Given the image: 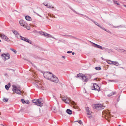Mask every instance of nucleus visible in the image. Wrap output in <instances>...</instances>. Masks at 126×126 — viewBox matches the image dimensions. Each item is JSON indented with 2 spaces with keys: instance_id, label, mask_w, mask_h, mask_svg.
<instances>
[{
  "instance_id": "e2e57ef3",
  "label": "nucleus",
  "mask_w": 126,
  "mask_h": 126,
  "mask_svg": "<svg viewBox=\"0 0 126 126\" xmlns=\"http://www.w3.org/2000/svg\"><path fill=\"white\" fill-rule=\"evenodd\" d=\"M109 25H111L110 24H109Z\"/></svg>"
},
{
  "instance_id": "2f4dec72",
  "label": "nucleus",
  "mask_w": 126,
  "mask_h": 126,
  "mask_svg": "<svg viewBox=\"0 0 126 126\" xmlns=\"http://www.w3.org/2000/svg\"><path fill=\"white\" fill-rule=\"evenodd\" d=\"M82 76L81 75V74H80V73L77 74V76H76V77L77 78L79 77H81V76Z\"/></svg>"
},
{
  "instance_id": "ea45409f",
  "label": "nucleus",
  "mask_w": 126,
  "mask_h": 126,
  "mask_svg": "<svg viewBox=\"0 0 126 126\" xmlns=\"http://www.w3.org/2000/svg\"><path fill=\"white\" fill-rule=\"evenodd\" d=\"M99 27L101 28V29H103V30L105 31L106 30V29H105V28H104L103 27L101 26H99Z\"/></svg>"
},
{
  "instance_id": "4be33fe9",
  "label": "nucleus",
  "mask_w": 126,
  "mask_h": 126,
  "mask_svg": "<svg viewBox=\"0 0 126 126\" xmlns=\"http://www.w3.org/2000/svg\"><path fill=\"white\" fill-rule=\"evenodd\" d=\"M115 94V92H112V93H111L110 94H108V96H110L113 95L114 94Z\"/></svg>"
},
{
  "instance_id": "f704fd0d",
  "label": "nucleus",
  "mask_w": 126,
  "mask_h": 126,
  "mask_svg": "<svg viewBox=\"0 0 126 126\" xmlns=\"http://www.w3.org/2000/svg\"><path fill=\"white\" fill-rule=\"evenodd\" d=\"M9 87L7 85H6L5 86V88L7 90H8L9 89Z\"/></svg>"
},
{
  "instance_id": "72a5a7b5",
  "label": "nucleus",
  "mask_w": 126,
  "mask_h": 126,
  "mask_svg": "<svg viewBox=\"0 0 126 126\" xmlns=\"http://www.w3.org/2000/svg\"><path fill=\"white\" fill-rule=\"evenodd\" d=\"M62 100L64 102L66 101L67 100V98L65 97H63L62 98Z\"/></svg>"
},
{
  "instance_id": "9b49d317",
  "label": "nucleus",
  "mask_w": 126,
  "mask_h": 126,
  "mask_svg": "<svg viewBox=\"0 0 126 126\" xmlns=\"http://www.w3.org/2000/svg\"><path fill=\"white\" fill-rule=\"evenodd\" d=\"M82 80V81L84 82H87L88 80V79L87 78V77L85 76H81Z\"/></svg>"
},
{
  "instance_id": "2eb2a0df",
  "label": "nucleus",
  "mask_w": 126,
  "mask_h": 126,
  "mask_svg": "<svg viewBox=\"0 0 126 126\" xmlns=\"http://www.w3.org/2000/svg\"><path fill=\"white\" fill-rule=\"evenodd\" d=\"M34 104L35 105H36L40 107H42L43 105V103L42 102H38L37 103H35Z\"/></svg>"
},
{
  "instance_id": "338daca9",
  "label": "nucleus",
  "mask_w": 126,
  "mask_h": 126,
  "mask_svg": "<svg viewBox=\"0 0 126 126\" xmlns=\"http://www.w3.org/2000/svg\"><path fill=\"white\" fill-rule=\"evenodd\" d=\"M125 51L126 52V50H125Z\"/></svg>"
},
{
  "instance_id": "f03ea898",
  "label": "nucleus",
  "mask_w": 126,
  "mask_h": 126,
  "mask_svg": "<svg viewBox=\"0 0 126 126\" xmlns=\"http://www.w3.org/2000/svg\"><path fill=\"white\" fill-rule=\"evenodd\" d=\"M53 75H51L48 72H46L43 74L44 77L50 80Z\"/></svg>"
},
{
  "instance_id": "864d4df0",
  "label": "nucleus",
  "mask_w": 126,
  "mask_h": 126,
  "mask_svg": "<svg viewBox=\"0 0 126 126\" xmlns=\"http://www.w3.org/2000/svg\"><path fill=\"white\" fill-rule=\"evenodd\" d=\"M49 73L51 75H53L51 73L49 72Z\"/></svg>"
},
{
  "instance_id": "c9c22d12",
  "label": "nucleus",
  "mask_w": 126,
  "mask_h": 126,
  "mask_svg": "<svg viewBox=\"0 0 126 126\" xmlns=\"http://www.w3.org/2000/svg\"><path fill=\"white\" fill-rule=\"evenodd\" d=\"M118 50H119L122 51H121V52H124L125 51V50L124 49H119Z\"/></svg>"
},
{
  "instance_id": "7c9ffc66",
  "label": "nucleus",
  "mask_w": 126,
  "mask_h": 126,
  "mask_svg": "<svg viewBox=\"0 0 126 126\" xmlns=\"http://www.w3.org/2000/svg\"><path fill=\"white\" fill-rule=\"evenodd\" d=\"M32 102H33V103H36L37 102L36 99H34V100H33L32 101Z\"/></svg>"
},
{
  "instance_id": "5701e85b",
  "label": "nucleus",
  "mask_w": 126,
  "mask_h": 126,
  "mask_svg": "<svg viewBox=\"0 0 126 126\" xmlns=\"http://www.w3.org/2000/svg\"><path fill=\"white\" fill-rule=\"evenodd\" d=\"M95 69L96 70H100L101 69L100 67H96L95 68Z\"/></svg>"
},
{
  "instance_id": "052dcab7",
  "label": "nucleus",
  "mask_w": 126,
  "mask_h": 126,
  "mask_svg": "<svg viewBox=\"0 0 126 126\" xmlns=\"http://www.w3.org/2000/svg\"><path fill=\"white\" fill-rule=\"evenodd\" d=\"M118 126H121V125H119Z\"/></svg>"
},
{
  "instance_id": "f8f14e48",
  "label": "nucleus",
  "mask_w": 126,
  "mask_h": 126,
  "mask_svg": "<svg viewBox=\"0 0 126 126\" xmlns=\"http://www.w3.org/2000/svg\"><path fill=\"white\" fill-rule=\"evenodd\" d=\"M3 55H5V57L7 60L8 59H9L10 58V56L9 55V54L8 53L7 54H2L1 56H3Z\"/></svg>"
},
{
  "instance_id": "6e6d98bb",
  "label": "nucleus",
  "mask_w": 126,
  "mask_h": 126,
  "mask_svg": "<svg viewBox=\"0 0 126 126\" xmlns=\"http://www.w3.org/2000/svg\"><path fill=\"white\" fill-rule=\"evenodd\" d=\"M97 79V78H95V79H94V80H95L96 79Z\"/></svg>"
},
{
  "instance_id": "bb28decb",
  "label": "nucleus",
  "mask_w": 126,
  "mask_h": 126,
  "mask_svg": "<svg viewBox=\"0 0 126 126\" xmlns=\"http://www.w3.org/2000/svg\"><path fill=\"white\" fill-rule=\"evenodd\" d=\"M54 7L53 6H52V5H49V7H47V8H54Z\"/></svg>"
},
{
  "instance_id": "b1692460",
  "label": "nucleus",
  "mask_w": 126,
  "mask_h": 126,
  "mask_svg": "<svg viewBox=\"0 0 126 126\" xmlns=\"http://www.w3.org/2000/svg\"><path fill=\"white\" fill-rule=\"evenodd\" d=\"M71 102L70 100L69 99H68L67 100V101H66L65 102L66 103H68V104H69Z\"/></svg>"
},
{
  "instance_id": "39448f33",
  "label": "nucleus",
  "mask_w": 126,
  "mask_h": 126,
  "mask_svg": "<svg viewBox=\"0 0 126 126\" xmlns=\"http://www.w3.org/2000/svg\"><path fill=\"white\" fill-rule=\"evenodd\" d=\"M92 90H94L95 91H100V87L96 83H94L93 86L92 88Z\"/></svg>"
},
{
  "instance_id": "e433bc0d",
  "label": "nucleus",
  "mask_w": 126,
  "mask_h": 126,
  "mask_svg": "<svg viewBox=\"0 0 126 126\" xmlns=\"http://www.w3.org/2000/svg\"><path fill=\"white\" fill-rule=\"evenodd\" d=\"M45 32H43L42 31H40L39 32V33H40L41 34L43 35H44V33Z\"/></svg>"
},
{
  "instance_id": "bf43d9fd",
  "label": "nucleus",
  "mask_w": 126,
  "mask_h": 126,
  "mask_svg": "<svg viewBox=\"0 0 126 126\" xmlns=\"http://www.w3.org/2000/svg\"><path fill=\"white\" fill-rule=\"evenodd\" d=\"M103 48L105 49H106V48Z\"/></svg>"
},
{
  "instance_id": "5fc2aeb1",
  "label": "nucleus",
  "mask_w": 126,
  "mask_h": 126,
  "mask_svg": "<svg viewBox=\"0 0 126 126\" xmlns=\"http://www.w3.org/2000/svg\"><path fill=\"white\" fill-rule=\"evenodd\" d=\"M119 97L118 99H119ZM119 100V99H117V101H118Z\"/></svg>"
},
{
  "instance_id": "c03bdc74",
  "label": "nucleus",
  "mask_w": 126,
  "mask_h": 126,
  "mask_svg": "<svg viewBox=\"0 0 126 126\" xmlns=\"http://www.w3.org/2000/svg\"><path fill=\"white\" fill-rule=\"evenodd\" d=\"M62 57L64 59H65V56H62Z\"/></svg>"
},
{
  "instance_id": "79ce46f5",
  "label": "nucleus",
  "mask_w": 126,
  "mask_h": 126,
  "mask_svg": "<svg viewBox=\"0 0 126 126\" xmlns=\"http://www.w3.org/2000/svg\"><path fill=\"white\" fill-rule=\"evenodd\" d=\"M37 101V103L39 102L40 101L39 100V99H36Z\"/></svg>"
},
{
  "instance_id": "aec40b11",
  "label": "nucleus",
  "mask_w": 126,
  "mask_h": 126,
  "mask_svg": "<svg viewBox=\"0 0 126 126\" xmlns=\"http://www.w3.org/2000/svg\"><path fill=\"white\" fill-rule=\"evenodd\" d=\"M44 35L46 36H47L48 37H51V35H50L48 34L46 32H45Z\"/></svg>"
},
{
  "instance_id": "ddd939ff",
  "label": "nucleus",
  "mask_w": 126,
  "mask_h": 126,
  "mask_svg": "<svg viewBox=\"0 0 126 126\" xmlns=\"http://www.w3.org/2000/svg\"><path fill=\"white\" fill-rule=\"evenodd\" d=\"M86 112L88 115H90L91 114V112L89 108L88 107L86 108Z\"/></svg>"
},
{
  "instance_id": "6e6552de",
  "label": "nucleus",
  "mask_w": 126,
  "mask_h": 126,
  "mask_svg": "<svg viewBox=\"0 0 126 126\" xmlns=\"http://www.w3.org/2000/svg\"><path fill=\"white\" fill-rule=\"evenodd\" d=\"M1 37L3 39L5 40L6 41L8 42L10 41L9 38L6 36L4 34H1Z\"/></svg>"
},
{
  "instance_id": "dca6fc26",
  "label": "nucleus",
  "mask_w": 126,
  "mask_h": 126,
  "mask_svg": "<svg viewBox=\"0 0 126 126\" xmlns=\"http://www.w3.org/2000/svg\"><path fill=\"white\" fill-rule=\"evenodd\" d=\"M25 18L26 20L29 21H31L32 20L31 17L30 16H25Z\"/></svg>"
},
{
  "instance_id": "f257e3e1",
  "label": "nucleus",
  "mask_w": 126,
  "mask_h": 126,
  "mask_svg": "<svg viewBox=\"0 0 126 126\" xmlns=\"http://www.w3.org/2000/svg\"><path fill=\"white\" fill-rule=\"evenodd\" d=\"M19 23L21 26L24 27L28 30L30 29V27L28 26V25L27 23L23 20H20Z\"/></svg>"
},
{
  "instance_id": "8fccbe9b",
  "label": "nucleus",
  "mask_w": 126,
  "mask_h": 126,
  "mask_svg": "<svg viewBox=\"0 0 126 126\" xmlns=\"http://www.w3.org/2000/svg\"><path fill=\"white\" fill-rule=\"evenodd\" d=\"M75 103V102H74V101H73V103H72V104H74Z\"/></svg>"
},
{
  "instance_id": "cd10ccee",
  "label": "nucleus",
  "mask_w": 126,
  "mask_h": 126,
  "mask_svg": "<svg viewBox=\"0 0 126 126\" xmlns=\"http://www.w3.org/2000/svg\"><path fill=\"white\" fill-rule=\"evenodd\" d=\"M75 122H78L80 124H81L82 123V122L81 121V120H80L79 121H75Z\"/></svg>"
},
{
  "instance_id": "13d9d810",
  "label": "nucleus",
  "mask_w": 126,
  "mask_h": 126,
  "mask_svg": "<svg viewBox=\"0 0 126 126\" xmlns=\"http://www.w3.org/2000/svg\"><path fill=\"white\" fill-rule=\"evenodd\" d=\"M121 68H123V69H124V68H123V67H121Z\"/></svg>"
},
{
  "instance_id": "603ef678",
  "label": "nucleus",
  "mask_w": 126,
  "mask_h": 126,
  "mask_svg": "<svg viewBox=\"0 0 126 126\" xmlns=\"http://www.w3.org/2000/svg\"><path fill=\"white\" fill-rule=\"evenodd\" d=\"M124 6L125 7H126V5H124Z\"/></svg>"
},
{
  "instance_id": "6ab92c4d",
  "label": "nucleus",
  "mask_w": 126,
  "mask_h": 126,
  "mask_svg": "<svg viewBox=\"0 0 126 126\" xmlns=\"http://www.w3.org/2000/svg\"><path fill=\"white\" fill-rule=\"evenodd\" d=\"M90 20L92 21L95 24L98 26L99 27V26H100V25H99V24H98L97 22H95V21H94L92 19H90Z\"/></svg>"
},
{
  "instance_id": "4d7b16f0",
  "label": "nucleus",
  "mask_w": 126,
  "mask_h": 126,
  "mask_svg": "<svg viewBox=\"0 0 126 126\" xmlns=\"http://www.w3.org/2000/svg\"><path fill=\"white\" fill-rule=\"evenodd\" d=\"M32 64V65H33L34 66V64Z\"/></svg>"
},
{
  "instance_id": "3c124183",
  "label": "nucleus",
  "mask_w": 126,
  "mask_h": 126,
  "mask_svg": "<svg viewBox=\"0 0 126 126\" xmlns=\"http://www.w3.org/2000/svg\"><path fill=\"white\" fill-rule=\"evenodd\" d=\"M91 117H92V116H91V115L90 116H89L88 117H89V118H91Z\"/></svg>"
},
{
  "instance_id": "473e14b6",
  "label": "nucleus",
  "mask_w": 126,
  "mask_h": 126,
  "mask_svg": "<svg viewBox=\"0 0 126 126\" xmlns=\"http://www.w3.org/2000/svg\"><path fill=\"white\" fill-rule=\"evenodd\" d=\"M113 2L115 4H116L117 5H120L119 3H118V2L117 1H115V0H113Z\"/></svg>"
},
{
  "instance_id": "f3484780",
  "label": "nucleus",
  "mask_w": 126,
  "mask_h": 126,
  "mask_svg": "<svg viewBox=\"0 0 126 126\" xmlns=\"http://www.w3.org/2000/svg\"><path fill=\"white\" fill-rule=\"evenodd\" d=\"M66 112L68 114H72V111L69 109H67V110H66Z\"/></svg>"
},
{
  "instance_id": "a19ab883",
  "label": "nucleus",
  "mask_w": 126,
  "mask_h": 126,
  "mask_svg": "<svg viewBox=\"0 0 126 126\" xmlns=\"http://www.w3.org/2000/svg\"><path fill=\"white\" fill-rule=\"evenodd\" d=\"M72 52V51H68L67 52V53H71Z\"/></svg>"
},
{
  "instance_id": "de8ad7c7",
  "label": "nucleus",
  "mask_w": 126,
  "mask_h": 126,
  "mask_svg": "<svg viewBox=\"0 0 126 126\" xmlns=\"http://www.w3.org/2000/svg\"><path fill=\"white\" fill-rule=\"evenodd\" d=\"M26 103L27 104H29V101H28L27 102H26Z\"/></svg>"
},
{
  "instance_id": "412c9836",
  "label": "nucleus",
  "mask_w": 126,
  "mask_h": 126,
  "mask_svg": "<svg viewBox=\"0 0 126 126\" xmlns=\"http://www.w3.org/2000/svg\"><path fill=\"white\" fill-rule=\"evenodd\" d=\"M111 62H112L113 63V64L115 65L116 66H118L119 64V63L117 62H115V61H112Z\"/></svg>"
},
{
  "instance_id": "1a4fd4ad",
  "label": "nucleus",
  "mask_w": 126,
  "mask_h": 126,
  "mask_svg": "<svg viewBox=\"0 0 126 126\" xmlns=\"http://www.w3.org/2000/svg\"><path fill=\"white\" fill-rule=\"evenodd\" d=\"M69 8H70V9H71L72 10L74 13H75L76 14H79V15H82V16H84L85 17H86V18H88L90 20V19H91V18H89L88 16H86L85 15L82 14H79V13H78L71 7H69Z\"/></svg>"
},
{
  "instance_id": "680f3d73",
  "label": "nucleus",
  "mask_w": 126,
  "mask_h": 126,
  "mask_svg": "<svg viewBox=\"0 0 126 126\" xmlns=\"http://www.w3.org/2000/svg\"><path fill=\"white\" fill-rule=\"evenodd\" d=\"M109 63V64H111V63Z\"/></svg>"
},
{
  "instance_id": "37998d69",
  "label": "nucleus",
  "mask_w": 126,
  "mask_h": 126,
  "mask_svg": "<svg viewBox=\"0 0 126 126\" xmlns=\"http://www.w3.org/2000/svg\"><path fill=\"white\" fill-rule=\"evenodd\" d=\"M118 26H113V27L114 28H117L118 27Z\"/></svg>"
},
{
  "instance_id": "7ed1b4c3",
  "label": "nucleus",
  "mask_w": 126,
  "mask_h": 126,
  "mask_svg": "<svg viewBox=\"0 0 126 126\" xmlns=\"http://www.w3.org/2000/svg\"><path fill=\"white\" fill-rule=\"evenodd\" d=\"M50 80L51 81L57 83L59 81V79L55 75H52Z\"/></svg>"
},
{
  "instance_id": "49530a36",
  "label": "nucleus",
  "mask_w": 126,
  "mask_h": 126,
  "mask_svg": "<svg viewBox=\"0 0 126 126\" xmlns=\"http://www.w3.org/2000/svg\"><path fill=\"white\" fill-rule=\"evenodd\" d=\"M109 81H110V82L114 81L113 80H110Z\"/></svg>"
},
{
  "instance_id": "4468645a",
  "label": "nucleus",
  "mask_w": 126,
  "mask_h": 126,
  "mask_svg": "<svg viewBox=\"0 0 126 126\" xmlns=\"http://www.w3.org/2000/svg\"><path fill=\"white\" fill-rule=\"evenodd\" d=\"M93 44L94 45H93V46L98 48H99L100 49H102V47L99 45H98L97 44H96L95 43H93Z\"/></svg>"
},
{
  "instance_id": "a18cd8bd",
  "label": "nucleus",
  "mask_w": 126,
  "mask_h": 126,
  "mask_svg": "<svg viewBox=\"0 0 126 126\" xmlns=\"http://www.w3.org/2000/svg\"><path fill=\"white\" fill-rule=\"evenodd\" d=\"M0 125H2V126H6V125H3L2 124H1Z\"/></svg>"
},
{
  "instance_id": "4c0bfd02",
  "label": "nucleus",
  "mask_w": 126,
  "mask_h": 126,
  "mask_svg": "<svg viewBox=\"0 0 126 126\" xmlns=\"http://www.w3.org/2000/svg\"><path fill=\"white\" fill-rule=\"evenodd\" d=\"M105 31H106V32H107L109 33H111V32L108 30H106H106H105Z\"/></svg>"
},
{
  "instance_id": "69168bd1",
  "label": "nucleus",
  "mask_w": 126,
  "mask_h": 126,
  "mask_svg": "<svg viewBox=\"0 0 126 126\" xmlns=\"http://www.w3.org/2000/svg\"><path fill=\"white\" fill-rule=\"evenodd\" d=\"M1 41V40H0V42Z\"/></svg>"
},
{
  "instance_id": "09e8293b",
  "label": "nucleus",
  "mask_w": 126,
  "mask_h": 126,
  "mask_svg": "<svg viewBox=\"0 0 126 126\" xmlns=\"http://www.w3.org/2000/svg\"><path fill=\"white\" fill-rule=\"evenodd\" d=\"M72 54L73 55H74V54H75V53L74 52H72Z\"/></svg>"
},
{
  "instance_id": "20e7f679",
  "label": "nucleus",
  "mask_w": 126,
  "mask_h": 126,
  "mask_svg": "<svg viewBox=\"0 0 126 126\" xmlns=\"http://www.w3.org/2000/svg\"><path fill=\"white\" fill-rule=\"evenodd\" d=\"M13 91L14 92H15L16 93L18 94H21V92L20 90L18 89L17 88L16 86L13 85Z\"/></svg>"
},
{
  "instance_id": "0eeeda50",
  "label": "nucleus",
  "mask_w": 126,
  "mask_h": 126,
  "mask_svg": "<svg viewBox=\"0 0 126 126\" xmlns=\"http://www.w3.org/2000/svg\"><path fill=\"white\" fill-rule=\"evenodd\" d=\"M95 106V108L96 109H102L104 108L103 105L101 104H96Z\"/></svg>"
},
{
  "instance_id": "0e129e2a",
  "label": "nucleus",
  "mask_w": 126,
  "mask_h": 126,
  "mask_svg": "<svg viewBox=\"0 0 126 126\" xmlns=\"http://www.w3.org/2000/svg\"><path fill=\"white\" fill-rule=\"evenodd\" d=\"M0 52H1V50H0Z\"/></svg>"
},
{
  "instance_id": "393cba45",
  "label": "nucleus",
  "mask_w": 126,
  "mask_h": 126,
  "mask_svg": "<svg viewBox=\"0 0 126 126\" xmlns=\"http://www.w3.org/2000/svg\"><path fill=\"white\" fill-rule=\"evenodd\" d=\"M10 49L13 51L16 54V50L15 49L12 48H11Z\"/></svg>"
},
{
  "instance_id": "58836bf2",
  "label": "nucleus",
  "mask_w": 126,
  "mask_h": 126,
  "mask_svg": "<svg viewBox=\"0 0 126 126\" xmlns=\"http://www.w3.org/2000/svg\"><path fill=\"white\" fill-rule=\"evenodd\" d=\"M43 4H44L45 6H47V7H49V5H48V4H45L44 3H43Z\"/></svg>"
},
{
  "instance_id": "c756f323",
  "label": "nucleus",
  "mask_w": 126,
  "mask_h": 126,
  "mask_svg": "<svg viewBox=\"0 0 126 126\" xmlns=\"http://www.w3.org/2000/svg\"><path fill=\"white\" fill-rule=\"evenodd\" d=\"M2 57V58L4 60V61L6 60V59L5 57V55H3V56H1Z\"/></svg>"
},
{
  "instance_id": "9d476101",
  "label": "nucleus",
  "mask_w": 126,
  "mask_h": 126,
  "mask_svg": "<svg viewBox=\"0 0 126 126\" xmlns=\"http://www.w3.org/2000/svg\"><path fill=\"white\" fill-rule=\"evenodd\" d=\"M103 113H104V114H105V115L106 116H108V117H110V112L108 110H106L105 111H104V112Z\"/></svg>"
},
{
  "instance_id": "a878e982",
  "label": "nucleus",
  "mask_w": 126,
  "mask_h": 126,
  "mask_svg": "<svg viewBox=\"0 0 126 126\" xmlns=\"http://www.w3.org/2000/svg\"><path fill=\"white\" fill-rule=\"evenodd\" d=\"M8 100V99L6 98H4V99H3V100L5 102H7Z\"/></svg>"
},
{
  "instance_id": "a211bd4d",
  "label": "nucleus",
  "mask_w": 126,
  "mask_h": 126,
  "mask_svg": "<svg viewBox=\"0 0 126 126\" xmlns=\"http://www.w3.org/2000/svg\"><path fill=\"white\" fill-rule=\"evenodd\" d=\"M12 31L14 33V34H15L16 35H19V34L18 33L17 31H16L15 30H13Z\"/></svg>"
},
{
  "instance_id": "c85d7f7f",
  "label": "nucleus",
  "mask_w": 126,
  "mask_h": 126,
  "mask_svg": "<svg viewBox=\"0 0 126 126\" xmlns=\"http://www.w3.org/2000/svg\"><path fill=\"white\" fill-rule=\"evenodd\" d=\"M21 101L23 104L26 103V102L23 99H21Z\"/></svg>"
},
{
  "instance_id": "423d86ee",
  "label": "nucleus",
  "mask_w": 126,
  "mask_h": 126,
  "mask_svg": "<svg viewBox=\"0 0 126 126\" xmlns=\"http://www.w3.org/2000/svg\"><path fill=\"white\" fill-rule=\"evenodd\" d=\"M20 36V38L21 40L24 41H25L27 42L30 44H32V42L31 40L26 38L25 37H22L21 36Z\"/></svg>"
}]
</instances>
